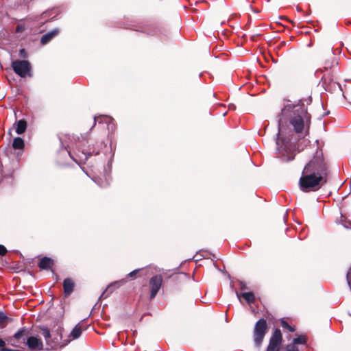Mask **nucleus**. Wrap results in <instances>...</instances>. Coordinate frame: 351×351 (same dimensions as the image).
<instances>
[{
    "label": "nucleus",
    "instance_id": "1",
    "mask_svg": "<svg viewBox=\"0 0 351 351\" xmlns=\"http://www.w3.org/2000/svg\"><path fill=\"white\" fill-rule=\"evenodd\" d=\"M289 123L295 132H304L305 136L309 134L311 115L308 112L302 100H300L298 104L293 106Z\"/></svg>",
    "mask_w": 351,
    "mask_h": 351
},
{
    "label": "nucleus",
    "instance_id": "2",
    "mask_svg": "<svg viewBox=\"0 0 351 351\" xmlns=\"http://www.w3.org/2000/svg\"><path fill=\"white\" fill-rule=\"evenodd\" d=\"M304 170L328 180V166L325 162L322 151H317L313 158L305 165Z\"/></svg>",
    "mask_w": 351,
    "mask_h": 351
},
{
    "label": "nucleus",
    "instance_id": "3",
    "mask_svg": "<svg viewBox=\"0 0 351 351\" xmlns=\"http://www.w3.org/2000/svg\"><path fill=\"white\" fill-rule=\"evenodd\" d=\"M326 182L327 180L323 179L322 176H317L304 169L299 180L300 188L304 192L317 191Z\"/></svg>",
    "mask_w": 351,
    "mask_h": 351
},
{
    "label": "nucleus",
    "instance_id": "4",
    "mask_svg": "<svg viewBox=\"0 0 351 351\" xmlns=\"http://www.w3.org/2000/svg\"><path fill=\"white\" fill-rule=\"evenodd\" d=\"M319 71L324 73L321 82L326 90L332 92L337 88H340V84L334 80V71L331 64L326 63L323 69L317 71V73Z\"/></svg>",
    "mask_w": 351,
    "mask_h": 351
},
{
    "label": "nucleus",
    "instance_id": "5",
    "mask_svg": "<svg viewBox=\"0 0 351 351\" xmlns=\"http://www.w3.org/2000/svg\"><path fill=\"white\" fill-rule=\"evenodd\" d=\"M269 327L266 319L261 318L254 324L252 332V338L256 348H260L267 335Z\"/></svg>",
    "mask_w": 351,
    "mask_h": 351
},
{
    "label": "nucleus",
    "instance_id": "6",
    "mask_svg": "<svg viewBox=\"0 0 351 351\" xmlns=\"http://www.w3.org/2000/svg\"><path fill=\"white\" fill-rule=\"evenodd\" d=\"M156 272V269L153 267H146L143 268H138L129 273L126 277L120 281H116L110 283L108 285H116L117 283L125 284L128 282L129 280H134L136 278H147L151 277Z\"/></svg>",
    "mask_w": 351,
    "mask_h": 351
},
{
    "label": "nucleus",
    "instance_id": "7",
    "mask_svg": "<svg viewBox=\"0 0 351 351\" xmlns=\"http://www.w3.org/2000/svg\"><path fill=\"white\" fill-rule=\"evenodd\" d=\"M14 71L20 77L31 76L32 66L27 60H15L12 62Z\"/></svg>",
    "mask_w": 351,
    "mask_h": 351
},
{
    "label": "nucleus",
    "instance_id": "8",
    "mask_svg": "<svg viewBox=\"0 0 351 351\" xmlns=\"http://www.w3.org/2000/svg\"><path fill=\"white\" fill-rule=\"evenodd\" d=\"M282 343V335L279 328L275 329L272 333L266 351H280Z\"/></svg>",
    "mask_w": 351,
    "mask_h": 351
},
{
    "label": "nucleus",
    "instance_id": "9",
    "mask_svg": "<svg viewBox=\"0 0 351 351\" xmlns=\"http://www.w3.org/2000/svg\"><path fill=\"white\" fill-rule=\"evenodd\" d=\"M55 266V261L48 256H43L39 258L38 267L41 270L51 271L54 274L53 267Z\"/></svg>",
    "mask_w": 351,
    "mask_h": 351
},
{
    "label": "nucleus",
    "instance_id": "10",
    "mask_svg": "<svg viewBox=\"0 0 351 351\" xmlns=\"http://www.w3.org/2000/svg\"><path fill=\"white\" fill-rule=\"evenodd\" d=\"M41 332L45 339L46 343L50 348H54L60 344V339L62 338L61 335H59V337H56L51 339L50 331L47 328H42Z\"/></svg>",
    "mask_w": 351,
    "mask_h": 351
},
{
    "label": "nucleus",
    "instance_id": "11",
    "mask_svg": "<svg viewBox=\"0 0 351 351\" xmlns=\"http://www.w3.org/2000/svg\"><path fill=\"white\" fill-rule=\"evenodd\" d=\"M26 344L28 348L32 351H40L43 349L42 340L34 336H31L27 339Z\"/></svg>",
    "mask_w": 351,
    "mask_h": 351
},
{
    "label": "nucleus",
    "instance_id": "12",
    "mask_svg": "<svg viewBox=\"0 0 351 351\" xmlns=\"http://www.w3.org/2000/svg\"><path fill=\"white\" fill-rule=\"evenodd\" d=\"M26 330L25 328H22L16 332L12 337H10L6 339L8 343L13 347L19 348V339L25 335Z\"/></svg>",
    "mask_w": 351,
    "mask_h": 351
},
{
    "label": "nucleus",
    "instance_id": "13",
    "mask_svg": "<svg viewBox=\"0 0 351 351\" xmlns=\"http://www.w3.org/2000/svg\"><path fill=\"white\" fill-rule=\"evenodd\" d=\"M195 282L193 277H191L189 274L182 272L179 271V269L177 268V282L183 285V284H192Z\"/></svg>",
    "mask_w": 351,
    "mask_h": 351
},
{
    "label": "nucleus",
    "instance_id": "14",
    "mask_svg": "<svg viewBox=\"0 0 351 351\" xmlns=\"http://www.w3.org/2000/svg\"><path fill=\"white\" fill-rule=\"evenodd\" d=\"M154 274L153 275H152V276L150 278L149 285H162L164 279L169 278L173 274V273H172L170 275H167V274H162L159 275Z\"/></svg>",
    "mask_w": 351,
    "mask_h": 351
},
{
    "label": "nucleus",
    "instance_id": "15",
    "mask_svg": "<svg viewBox=\"0 0 351 351\" xmlns=\"http://www.w3.org/2000/svg\"><path fill=\"white\" fill-rule=\"evenodd\" d=\"M60 33V29L58 28H56L53 29L51 32H49L46 33L45 34L43 35L40 38V43L43 45H45L47 43H49L53 38H55L56 36H58Z\"/></svg>",
    "mask_w": 351,
    "mask_h": 351
},
{
    "label": "nucleus",
    "instance_id": "16",
    "mask_svg": "<svg viewBox=\"0 0 351 351\" xmlns=\"http://www.w3.org/2000/svg\"><path fill=\"white\" fill-rule=\"evenodd\" d=\"M235 293L239 300L242 297L248 304H252L255 302V295L252 292L239 293L235 290Z\"/></svg>",
    "mask_w": 351,
    "mask_h": 351
},
{
    "label": "nucleus",
    "instance_id": "17",
    "mask_svg": "<svg viewBox=\"0 0 351 351\" xmlns=\"http://www.w3.org/2000/svg\"><path fill=\"white\" fill-rule=\"evenodd\" d=\"M189 90V84L184 76L180 74L179 79V91L181 95H184Z\"/></svg>",
    "mask_w": 351,
    "mask_h": 351
},
{
    "label": "nucleus",
    "instance_id": "18",
    "mask_svg": "<svg viewBox=\"0 0 351 351\" xmlns=\"http://www.w3.org/2000/svg\"><path fill=\"white\" fill-rule=\"evenodd\" d=\"M27 122L24 119H21L17 122L16 124V132L18 134H23L26 129H27Z\"/></svg>",
    "mask_w": 351,
    "mask_h": 351
},
{
    "label": "nucleus",
    "instance_id": "19",
    "mask_svg": "<svg viewBox=\"0 0 351 351\" xmlns=\"http://www.w3.org/2000/svg\"><path fill=\"white\" fill-rule=\"evenodd\" d=\"M307 343V337L305 335H300L298 337L294 338L292 342L289 345H294L298 346V344L305 345Z\"/></svg>",
    "mask_w": 351,
    "mask_h": 351
},
{
    "label": "nucleus",
    "instance_id": "20",
    "mask_svg": "<svg viewBox=\"0 0 351 351\" xmlns=\"http://www.w3.org/2000/svg\"><path fill=\"white\" fill-rule=\"evenodd\" d=\"M82 330H83V328L82 327V326L80 324H77L75 326V328L71 331V332L70 334V337L73 339H77L78 337H80V335L82 332Z\"/></svg>",
    "mask_w": 351,
    "mask_h": 351
},
{
    "label": "nucleus",
    "instance_id": "21",
    "mask_svg": "<svg viewBox=\"0 0 351 351\" xmlns=\"http://www.w3.org/2000/svg\"><path fill=\"white\" fill-rule=\"evenodd\" d=\"M25 143L23 138L21 137H16L14 138L12 142V147L14 149H23L24 148Z\"/></svg>",
    "mask_w": 351,
    "mask_h": 351
},
{
    "label": "nucleus",
    "instance_id": "22",
    "mask_svg": "<svg viewBox=\"0 0 351 351\" xmlns=\"http://www.w3.org/2000/svg\"><path fill=\"white\" fill-rule=\"evenodd\" d=\"M10 319L3 313H0V328L5 327L9 322Z\"/></svg>",
    "mask_w": 351,
    "mask_h": 351
},
{
    "label": "nucleus",
    "instance_id": "23",
    "mask_svg": "<svg viewBox=\"0 0 351 351\" xmlns=\"http://www.w3.org/2000/svg\"><path fill=\"white\" fill-rule=\"evenodd\" d=\"M281 325L283 328L287 329L290 332H294L295 328L294 326H291L289 324V323L285 320L281 321Z\"/></svg>",
    "mask_w": 351,
    "mask_h": 351
},
{
    "label": "nucleus",
    "instance_id": "24",
    "mask_svg": "<svg viewBox=\"0 0 351 351\" xmlns=\"http://www.w3.org/2000/svg\"><path fill=\"white\" fill-rule=\"evenodd\" d=\"M159 287H152V289L150 290V298L152 299L154 298L156 295L158 293V291H159Z\"/></svg>",
    "mask_w": 351,
    "mask_h": 351
},
{
    "label": "nucleus",
    "instance_id": "25",
    "mask_svg": "<svg viewBox=\"0 0 351 351\" xmlns=\"http://www.w3.org/2000/svg\"><path fill=\"white\" fill-rule=\"evenodd\" d=\"M285 351H300V350L298 346L294 345H287L285 346Z\"/></svg>",
    "mask_w": 351,
    "mask_h": 351
},
{
    "label": "nucleus",
    "instance_id": "26",
    "mask_svg": "<svg viewBox=\"0 0 351 351\" xmlns=\"http://www.w3.org/2000/svg\"><path fill=\"white\" fill-rule=\"evenodd\" d=\"M73 291V287H64V291L66 296L70 295Z\"/></svg>",
    "mask_w": 351,
    "mask_h": 351
},
{
    "label": "nucleus",
    "instance_id": "27",
    "mask_svg": "<svg viewBox=\"0 0 351 351\" xmlns=\"http://www.w3.org/2000/svg\"><path fill=\"white\" fill-rule=\"evenodd\" d=\"M62 285H74V282L71 278H66L64 280Z\"/></svg>",
    "mask_w": 351,
    "mask_h": 351
},
{
    "label": "nucleus",
    "instance_id": "28",
    "mask_svg": "<svg viewBox=\"0 0 351 351\" xmlns=\"http://www.w3.org/2000/svg\"><path fill=\"white\" fill-rule=\"evenodd\" d=\"M8 252L6 247L0 244V256H5Z\"/></svg>",
    "mask_w": 351,
    "mask_h": 351
},
{
    "label": "nucleus",
    "instance_id": "29",
    "mask_svg": "<svg viewBox=\"0 0 351 351\" xmlns=\"http://www.w3.org/2000/svg\"><path fill=\"white\" fill-rule=\"evenodd\" d=\"M347 281L348 283V285H351V267L348 270L347 273Z\"/></svg>",
    "mask_w": 351,
    "mask_h": 351
},
{
    "label": "nucleus",
    "instance_id": "30",
    "mask_svg": "<svg viewBox=\"0 0 351 351\" xmlns=\"http://www.w3.org/2000/svg\"><path fill=\"white\" fill-rule=\"evenodd\" d=\"M82 153H83V154L85 155V159L86 160V159H88V158L89 156H92L93 154L95 153V151H93V152H87V153H85L83 152Z\"/></svg>",
    "mask_w": 351,
    "mask_h": 351
},
{
    "label": "nucleus",
    "instance_id": "31",
    "mask_svg": "<svg viewBox=\"0 0 351 351\" xmlns=\"http://www.w3.org/2000/svg\"><path fill=\"white\" fill-rule=\"evenodd\" d=\"M287 45V42L285 41H281L278 46L277 47L278 49H281L282 47H285Z\"/></svg>",
    "mask_w": 351,
    "mask_h": 351
},
{
    "label": "nucleus",
    "instance_id": "32",
    "mask_svg": "<svg viewBox=\"0 0 351 351\" xmlns=\"http://www.w3.org/2000/svg\"><path fill=\"white\" fill-rule=\"evenodd\" d=\"M5 341H3L2 339L0 338V350L3 348H5Z\"/></svg>",
    "mask_w": 351,
    "mask_h": 351
},
{
    "label": "nucleus",
    "instance_id": "33",
    "mask_svg": "<svg viewBox=\"0 0 351 351\" xmlns=\"http://www.w3.org/2000/svg\"><path fill=\"white\" fill-rule=\"evenodd\" d=\"M107 292V289H106L103 293L100 296V298H106L108 297V294L106 293Z\"/></svg>",
    "mask_w": 351,
    "mask_h": 351
},
{
    "label": "nucleus",
    "instance_id": "34",
    "mask_svg": "<svg viewBox=\"0 0 351 351\" xmlns=\"http://www.w3.org/2000/svg\"><path fill=\"white\" fill-rule=\"evenodd\" d=\"M25 53H26V52H25V49H22L20 50V55L21 56H25Z\"/></svg>",
    "mask_w": 351,
    "mask_h": 351
},
{
    "label": "nucleus",
    "instance_id": "35",
    "mask_svg": "<svg viewBox=\"0 0 351 351\" xmlns=\"http://www.w3.org/2000/svg\"><path fill=\"white\" fill-rule=\"evenodd\" d=\"M229 109L230 110H234L235 109V106L234 104H230L229 105Z\"/></svg>",
    "mask_w": 351,
    "mask_h": 351
},
{
    "label": "nucleus",
    "instance_id": "36",
    "mask_svg": "<svg viewBox=\"0 0 351 351\" xmlns=\"http://www.w3.org/2000/svg\"><path fill=\"white\" fill-rule=\"evenodd\" d=\"M291 106H289V105H288V106H287L285 107V110H287V109L289 110V109H291Z\"/></svg>",
    "mask_w": 351,
    "mask_h": 351
},
{
    "label": "nucleus",
    "instance_id": "37",
    "mask_svg": "<svg viewBox=\"0 0 351 351\" xmlns=\"http://www.w3.org/2000/svg\"><path fill=\"white\" fill-rule=\"evenodd\" d=\"M311 102V97H309L308 101H307V104H310Z\"/></svg>",
    "mask_w": 351,
    "mask_h": 351
},
{
    "label": "nucleus",
    "instance_id": "38",
    "mask_svg": "<svg viewBox=\"0 0 351 351\" xmlns=\"http://www.w3.org/2000/svg\"><path fill=\"white\" fill-rule=\"evenodd\" d=\"M180 313H181L183 316L184 315V311H180Z\"/></svg>",
    "mask_w": 351,
    "mask_h": 351
},
{
    "label": "nucleus",
    "instance_id": "39",
    "mask_svg": "<svg viewBox=\"0 0 351 351\" xmlns=\"http://www.w3.org/2000/svg\"><path fill=\"white\" fill-rule=\"evenodd\" d=\"M96 121H97V118H96V117H95L94 125L96 124Z\"/></svg>",
    "mask_w": 351,
    "mask_h": 351
},
{
    "label": "nucleus",
    "instance_id": "40",
    "mask_svg": "<svg viewBox=\"0 0 351 351\" xmlns=\"http://www.w3.org/2000/svg\"><path fill=\"white\" fill-rule=\"evenodd\" d=\"M246 287H245V286L241 287L242 289H245Z\"/></svg>",
    "mask_w": 351,
    "mask_h": 351
},
{
    "label": "nucleus",
    "instance_id": "41",
    "mask_svg": "<svg viewBox=\"0 0 351 351\" xmlns=\"http://www.w3.org/2000/svg\"><path fill=\"white\" fill-rule=\"evenodd\" d=\"M99 154V152H96L95 153V155H97V154Z\"/></svg>",
    "mask_w": 351,
    "mask_h": 351
},
{
    "label": "nucleus",
    "instance_id": "42",
    "mask_svg": "<svg viewBox=\"0 0 351 351\" xmlns=\"http://www.w3.org/2000/svg\"><path fill=\"white\" fill-rule=\"evenodd\" d=\"M278 143H279V139L278 138V141H277V142H276V144L278 145Z\"/></svg>",
    "mask_w": 351,
    "mask_h": 351
},
{
    "label": "nucleus",
    "instance_id": "43",
    "mask_svg": "<svg viewBox=\"0 0 351 351\" xmlns=\"http://www.w3.org/2000/svg\"><path fill=\"white\" fill-rule=\"evenodd\" d=\"M202 2H196V4L202 3Z\"/></svg>",
    "mask_w": 351,
    "mask_h": 351
}]
</instances>
